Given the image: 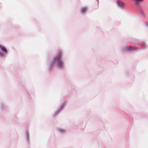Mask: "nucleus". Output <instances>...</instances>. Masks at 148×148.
Instances as JSON below:
<instances>
[{"label": "nucleus", "mask_w": 148, "mask_h": 148, "mask_svg": "<svg viewBox=\"0 0 148 148\" xmlns=\"http://www.w3.org/2000/svg\"><path fill=\"white\" fill-rule=\"evenodd\" d=\"M62 53L60 51H59L57 55L54 58L52 62V65H57L60 68L63 67V63L61 60Z\"/></svg>", "instance_id": "obj_1"}, {"label": "nucleus", "mask_w": 148, "mask_h": 148, "mask_svg": "<svg viewBox=\"0 0 148 148\" xmlns=\"http://www.w3.org/2000/svg\"><path fill=\"white\" fill-rule=\"evenodd\" d=\"M117 4L120 7H123L125 6V3L121 1H118Z\"/></svg>", "instance_id": "obj_2"}, {"label": "nucleus", "mask_w": 148, "mask_h": 148, "mask_svg": "<svg viewBox=\"0 0 148 148\" xmlns=\"http://www.w3.org/2000/svg\"><path fill=\"white\" fill-rule=\"evenodd\" d=\"M0 48L5 53H7V51L6 48L3 46L0 45Z\"/></svg>", "instance_id": "obj_3"}, {"label": "nucleus", "mask_w": 148, "mask_h": 148, "mask_svg": "<svg viewBox=\"0 0 148 148\" xmlns=\"http://www.w3.org/2000/svg\"><path fill=\"white\" fill-rule=\"evenodd\" d=\"M135 2V4L137 5H138L140 3L143 2L144 0H133Z\"/></svg>", "instance_id": "obj_4"}, {"label": "nucleus", "mask_w": 148, "mask_h": 148, "mask_svg": "<svg viewBox=\"0 0 148 148\" xmlns=\"http://www.w3.org/2000/svg\"><path fill=\"white\" fill-rule=\"evenodd\" d=\"M126 50L127 51L133 50L135 49V47L131 46L128 47L126 48Z\"/></svg>", "instance_id": "obj_5"}, {"label": "nucleus", "mask_w": 148, "mask_h": 148, "mask_svg": "<svg viewBox=\"0 0 148 148\" xmlns=\"http://www.w3.org/2000/svg\"><path fill=\"white\" fill-rule=\"evenodd\" d=\"M87 10V8L86 7H84L82 8L81 9V11L82 12L84 13L86 12Z\"/></svg>", "instance_id": "obj_6"}, {"label": "nucleus", "mask_w": 148, "mask_h": 148, "mask_svg": "<svg viewBox=\"0 0 148 148\" xmlns=\"http://www.w3.org/2000/svg\"><path fill=\"white\" fill-rule=\"evenodd\" d=\"M60 132H62V133H63V132H65V130H62V129H60Z\"/></svg>", "instance_id": "obj_7"}, {"label": "nucleus", "mask_w": 148, "mask_h": 148, "mask_svg": "<svg viewBox=\"0 0 148 148\" xmlns=\"http://www.w3.org/2000/svg\"><path fill=\"white\" fill-rule=\"evenodd\" d=\"M2 54H3L1 52H0V56H2Z\"/></svg>", "instance_id": "obj_8"}, {"label": "nucleus", "mask_w": 148, "mask_h": 148, "mask_svg": "<svg viewBox=\"0 0 148 148\" xmlns=\"http://www.w3.org/2000/svg\"><path fill=\"white\" fill-rule=\"evenodd\" d=\"M147 26H148V24H147Z\"/></svg>", "instance_id": "obj_9"}]
</instances>
